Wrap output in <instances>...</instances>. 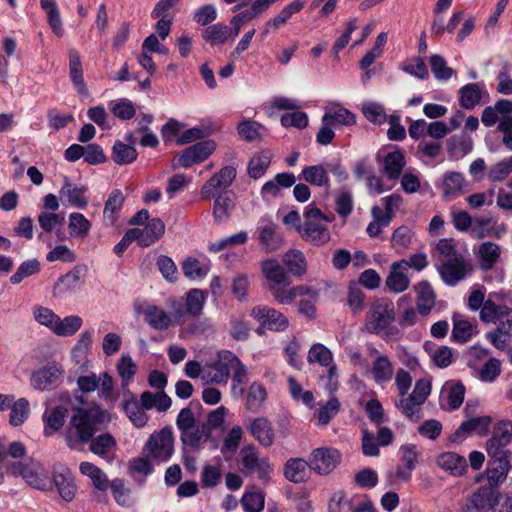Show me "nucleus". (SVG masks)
I'll use <instances>...</instances> for the list:
<instances>
[{"instance_id":"09e8293b","label":"nucleus","mask_w":512,"mask_h":512,"mask_svg":"<svg viewBox=\"0 0 512 512\" xmlns=\"http://www.w3.org/2000/svg\"><path fill=\"white\" fill-rule=\"evenodd\" d=\"M422 405L410 394L399 396V399L395 400L397 409L412 422H418L422 418Z\"/></svg>"},{"instance_id":"338daca9","label":"nucleus","mask_w":512,"mask_h":512,"mask_svg":"<svg viewBox=\"0 0 512 512\" xmlns=\"http://www.w3.org/2000/svg\"><path fill=\"white\" fill-rule=\"evenodd\" d=\"M112 114L121 120H130L136 115V108L132 101L120 98L109 102Z\"/></svg>"},{"instance_id":"dca6fc26","label":"nucleus","mask_w":512,"mask_h":512,"mask_svg":"<svg viewBox=\"0 0 512 512\" xmlns=\"http://www.w3.org/2000/svg\"><path fill=\"white\" fill-rule=\"evenodd\" d=\"M82 284V269L74 267L56 280L52 288V296L57 300H66L77 293Z\"/></svg>"},{"instance_id":"b1692460","label":"nucleus","mask_w":512,"mask_h":512,"mask_svg":"<svg viewBox=\"0 0 512 512\" xmlns=\"http://www.w3.org/2000/svg\"><path fill=\"white\" fill-rule=\"evenodd\" d=\"M465 387L462 383L446 382L440 394V405L446 411L457 410L463 403Z\"/></svg>"},{"instance_id":"2eb2a0df","label":"nucleus","mask_w":512,"mask_h":512,"mask_svg":"<svg viewBox=\"0 0 512 512\" xmlns=\"http://www.w3.org/2000/svg\"><path fill=\"white\" fill-rule=\"evenodd\" d=\"M251 316L270 331L281 332L288 328V318L273 307L258 305L251 310Z\"/></svg>"},{"instance_id":"c03bdc74","label":"nucleus","mask_w":512,"mask_h":512,"mask_svg":"<svg viewBox=\"0 0 512 512\" xmlns=\"http://www.w3.org/2000/svg\"><path fill=\"white\" fill-rule=\"evenodd\" d=\"M511 455H497L489 457L486 468L487 480H504L512 468Z\"/></svg>"},{"instance_id":"6e6d98bb","label":"nucleus","mask_w":512,"mask_h":512,"mask_svg":"<svg viewBox=\"0 0 512 512\" xmlns=\"http://www.w3.org/2000/svg\"><path fill=\"white\" fill-rule=\"evenodd\" d=\"M203 39L212 46L224 44L232 37L231 30L223 23L207 26L202 32Z\"/></svg>"},{"instance_id":"1a4fd4ad","label":"nucleus","mask_w":512,"mask_h":512,"mask_svg":"<svg viewBox=\"0 0 512 512\" xmlns=\"http://www.w3.org/2000/svg\"><path fill=\"white\" fill-rule=\"evenodd\" d=\"M307 361L310 364L317 363L327 368L325 388L330 393H334L338 389L339 383L337 365L334 362V356L331 350L322 343H314L308 351Z\"/></svg>"},{"instance_id":"a19ab883","label":"nucleus","mask_w":512,"mask_h":512,"mask_svg":"<svg viewBox=\"0 0 512 512\" xmlns=\"http://www.w3.org/2000/svg\"><path fill=\"white\" fill-rule=\"evenodd\" d=\"M414 289L417 293V310L422 316H427L435 305V293L427 281L419 282Z\"/></svg>"},{"instance_id":"58836bf2","label":"nucleus","mask_w":512,"mask_h":512,"mask_svg":"<svg viewBox=\"0 0 512 512\" xmlns=\"http://www.w3.org/2000/svg\"><path fill=\"white\" fill-rule=\"evenodd\" d=\"M491 423V417L486 415L470 418L459 426V428L455 431L454 436L456 438L469 434L484 436L488 433Z\"/></svg>"},{"instance_id":"79ce46f5","label":"nucleus","mask_w":512,"mask_h":512,"mask_svg":"<svg viewBox=\"0 0 512 512\" xmlns=\"http://www.w3.org/2000/svg\"><path fill=\"white\" fill-rule=\"evenodd\" d=\"M452 320V340L460 344L468 342L474 334L476 321H469L461 314H454Z\"/></svg>"},{"instance_id":"a878e982","label":"nucleus","mask_w":512,"mask_h":512,"mask_svg":"<svg viewBox=\"0 0 512 512\" xmlns=\"http://www.w3.org/2000/svg\"><path fill=\"white\" fill-rule=\"evenodd\" d=\"M248 430L253 438L264 448L272 446L275 439V432L271 421L266 417L254 418Z\"/></svg>"},{"instance_id":"13d9d810","label":"nucleus","mask_w":512,"mask_h":512,"mask_svg":"<svg viewBox=\"0 0 512 512\" xmlns=\"http://www.w3.org/2000/svg\"><path fill=\"white\" fill-rule=\"evenodd\" d=\"M93 342V332L90 330L83 331L76 344L71 349V357L76 364H81L86 360Z\"/></svg>"},{"instance_id":"c756f323","label":"nucleus","mask_w":512,"mask_h":512,"mask_svg":"<svg viewBox=\"0 0 512 512\" xmlns=\"http://www.w3.org/2000/svg\"><path fill=\"white\" fill-rule=\"evenodd\" d=\"M125 197L120 189H114L108 195L103 209V224L110 227L116 224L118 215L123 208Z\"/></svg>"},{"instance_id":"4be33fe9","label":"nucleus","mask_w":512,"mask_h":512,"mask_svg":"<svg viewBox=\"0 0 512 512\" xmlns=\"http://www.w3.org/2000/svg\"><path fill=\"white\" fill-rule=\"evenodd\" d=\"M505 232L506 226L498 224L493 218L475 217L469 234L475 239H483L486 237L500 238Z\"/></svg>"},{"instance_id":"a211bd4d","label":"nucleus","mask_w":512,"mask_h":512,"mask_svg":"<svg viewBox=\"0 0 512 512\" xmlns=\"http://www.w3.org/2000/svg\"><path fill=\"white\" fill-rule=\"evenodd\" d=\"M341 455L333 448H317L310 457L309 466L319 475H327L336 468L340 462Z\"/></svg>"},{"instance_id":"f03ea898","label":"nucleus","mask_w":512,"mask_h":512,"mask_svg":"<svg viewBox=\"0 0 512 512\" xmlns=\"http://www.w3.org/2000/svg\"><path fill=\"white\" fill-rule=\"evenodd\" d=\"M394 320L393 302L388 298H378L370 304L362 330L378 335L386 342L398 341L403 337V333L392 325Z\"/></svg>"},{"instance_id":"e2e57ef3","label":"nucleus","mask_w":512,"mask_h":512,"mask_svg":"<svg viewBox=\"0 0 512 512\" xmlns=\"http://www.w3.org/2000/svg\"><path fill=\"white\" fill-rule=\"evenodd\" d=\"M138 153L134 146L116 141L112 148V159L118 165H127L137 159Z\"/></svg>"},{"instance_id":"39448f33","label":"nucleus","mask_w":512,"mask_h":512,"mask_svg":"<svg viewBox=\"0 0 512 512\" xmlns=\"http://www.w3.org/2000/svg\"><path fill=\"white\" fill-rule=\"evenodd\" d=\"M304 218L303 225L298 228L303 239L315 245H323L330 240L326 223L331 222L332 217L323 214L319 208L310 204L305 208Z\"/></svg>"},{"instance_id":"de8ad7c7","label":"nucleus","mask_w":512,"mask_h":512,"mask_svg":"<svg viewBox=\"0 0 512 512\" xmlns=\"http://www.w3.org/2000/svg\"><path fill=\"white\" fill-rule=\"evenodd\" d=\"M272 157L270 150H262L256 153L248 163L247 172L249 177L256 180L264 176L271 164Z\"/></svg>"},{"instance_id":"052dcab7","label":"nucleus","mask_w":512,"mask_h":512,"mask_svg":"<svg viewBox=\"0 0 512 512\" xmlns=\"http://www.w3.org/2000/svg\"><path fill=\"white\" fill-rule=\"evenodd\" d=\"M500 295V293H491L488 299L485 300V292L481 289H474L468 296L467 306L471 311H480V319L482 320V313L488 302L498 303Z\"/></svg>"},{"instance_id":"f3484780","label":"nucleus","mask_w":512,"mask_h":512,"mask_svg":"<svg viewBox=\"0 0 512 512\" xmlns=\"http://www.w3.org/2000/svg\"><path fill=\"white\" fill-rule=\"evenodd\" d=\"M112 490L115 501L121 506H130L134 501L132 489L125 482H93V493L98 501H106V491Z\"/></svg>"},{"instance_id":"a18cd8bd","label":"nucleus","mask_w":512,"mask_h":512,"mask_svg":"<svg viewBox=\"0 0 512 512\" xmlns=\"http://www.w3.org/2000/svg\"><path fill=\"white\" fill-rule=\"evenodd\" d=\"M67 413L68 410L63 406H56L50 410L47 409L43 414L44 434L51 436L59 431L65 423Z\"/></svg>"},{"instance_id":"7c9ffc66","label":"nucleus","mask_w":512,"mask_h":512,"mask_svg":"<svg viewBox=\"0 0 512 512\" xmlns=\"http://www.w3.org/2000/svg\"><path fill=\"white\" fill-rule=\"evenodd\" d=\"M87 188L82 185L72 183L69 178L65 177L64 183L59 191L60 197L65 198L71 206L84 209L88 205L86 196Z\"/></svg>"},{"instance_id":"aec40b11","label":"nucleus","mask_w":512,"mask_h":512,"mask_svg":"<svg viewBox=\"0 0 512 512\" xmlns=\"http://www.w3.org/2000/svg\"><path fill=\"white\" fill-rule=\"evenodd\" d=\"M377 159L381 163V172L388 180L396 181L404 172L406 159L404 153L399 149L388 152L382 159L378 153Z\"/></svg>"},{"instance_id":"2f4dec72","label":"nucleus","mask_w":512,"mask_h":512,"mask_svg":"<svg viewBox=\"0 0 512 512\" xmlns=\"http://www.w3.org/2000/svg\"><path fill=\"white\" fill-rule=\"evenodd\" d=\"M322 117L324 121H328L333 126H352L356 124V115L336 102L330 103L325 107Z\"/></svg>"},{"instance_id":"f8f14e48","label":"nucleus","mask_w":512,"mask_h":512,"mask_svg":"<svg viewBox=\"0 0 512 512\" xmlns=\"http://www.w3.org/2000/svg\"><path fill=\"white\" fill-rule=\"evenodd\" d=\"M237 175L236 168L224 166L207 180L201 187L200 196L202 199L211 200L221 193H229L227 190L232 185Z\"/></svg>"},{"instance_id":"412c9836","label":"nucleus","mask_w":512,"mask_h":512,"mask_svg":"<svg viewBox=\"0 0 512 512\" xmlns=\"http://www.w3.org/2000/svg\"><path fill=\"white\" fill-rule=\"evenodd\" d=\"M63 370L57 365H47L31 375V386L39 391H44L60 382Z\"/></svg>"},{"instance_id":"6e6552de","label":"nucleus","mask_w":512,"mask_h":512,"mask_svg":"<svg viewBox=\"0 0 512 512\" xmlns=\"http://www.w3.org/2000/svg\"><path fill=\"white\" fill-rule=\"evenodd\" d=\"M145 455L157 462L168 461L174 452V435L171 427L153 433L145 443Z\"/></svg>"},{"instance_id":"680f3d73","label":"nucleus","mask_w":512,"mask_h":512,"mask_svg":"<svg viewBox=\"0 0 512 512\" xmlns=\"http://www.w3.org/2000/svg\"><path fill=\"white\" fill-rule=\"evenodd\" d=\"M40 5L47 14L49 26L54 34L58 37L63 36L64 30L56 1L40 0Z\"/></svg>"},{"instance_id":"0e129e2a","label":"nucleus","mask_w":512,"mask_h":512,"mask_svg":"<svg viewBox=\"0 0 512 512\" xmlns=\"http://www.w3.org/2000/svg\"><path fill=\"white\" fill-rule=\"evenodd\" d=\"M401 453L402 466L398 468L397 477L405 480L411 476L410 473L415 468V463L417 461L416 447L413 445L403 446L401 447Z\"/></svg>"},{"instance_id":"69168bd1","label":"nucleus","mask_w":512,"mask_h":512,"mask_svg":"<svg viewBox=\"0 0 512 512\" xmlns=\"http://www.w3.org/2000/svg\"><path fill=\"white\" fill-rule=\"evenodd\" d=\"M331 396L329 400L325 403H320V409L317 415V425L326 426L340 411V402L333 395L334 393H330Z\"/></svg>"},{"instance_id":"9d476101","label":"nucleus","mask_w":512,"mask_h":512,"mask_svg":"<svg viewBox=\"0 0 512 512\" xmlns=\"http://www.w3.org/2000/svg\"><path fill=\"white\" fill-rule=\"evenodd\" d=\"M512 442V421L500 420L493 427L491 437L486 441V452L488 457H496L497 455H511L508 450L509 444Z\"/></svg>"},{"instance_id":"3c124183","label":"nucleus","mask_w":512,"mask_h":512,"mask_svg":"<svg viewBox=\"0 0 512 512\" xmlns=\"http://www.w3.org/2000/svg\"><path fill=\"white\" fill-rule=\"evenodd\" d=\"M212 199H214L212 210L214 221L218 224H222L230 218L231 211L234 207L233 200L229 193H221L214 196Z\"/></svg>"},{"instance_id":"393cba45","label":"nucleus","mask_w":512,"mask_h":512,"mask_svg":"<svg viewBox=\"0 0 512 512\" xmlns=\"http://www.w3.org/2000/svg\"><path fill=\"white\" fill-rule=\"evenodd\" d=\"M474 254L477 258L479 268L484 271H490L499 261L501 256V247L490 241L481 243L474 248Z\"/></svg>"},{"instance_id":"603ef678","label":"nucleus","mask_w":512,"mask_h":512,"mask_svg":"<svg viewBox=\"0 0 512 512\" xmlns=\"http://www.w3.org/2000/svg\"><path fill=\"white\" fill-rule=\"evenodd\" d=\"M83 325V319L78 315H68L60 318L55 323L52 333L59 337H71L75 335Z\"/></svg>"},{"instance_id":"e433bc0d","label":"nucleus","mask_w":512,"mask_h":512,"mask_svg":"<svg viewBox=\"0 0 512 512\" xmlns=\"http://www.w3.org/2000/svg\"><path fill=\"white\" fill-rule=\"evenodd\" d=\"M206 293L201 289H191L186 293L185 303L183 306L175 307L174 309H181L183 317L189 315L191 317H198L202 314L206 302Z\"/></svg>"},{"instance_id":"6ab92c4d","label":"nucleus","mask_w":512,"mask_h":512,"mask_svg":"<svg viewBox=\"0 0 512 512\" xmlns=\"http://www.w3.org/2000/svg\"><path fill=\"white\" fill-rule=\"evenodd\" d=\"M216 150L214 140H205L198 142L185 149L178 158L182 167L188 168L194 164L203 162Z\"/></svg>"},{"instance_id":"5701e85b","label":"nucleus","mask_w":512,"mask_h":512,"mask_svg":"<svg viewBox=\"0 0 512 512\" xmlns=\"http://www.w3.org/2000/svg\"><path fill=\"white\" fill-rule=\"evenodd\" d=\"M407 273V264L404 259L392 263L385 280L387 288L394 293L407 290L410 285V278Z\"/></svg>"},{"instance_id":"8fccbe9b","label":"nucleus","mask_w":512,"mask_h":512,"mask_svg":"<svg viewBox=\"0 0 512 512\" xmlns=\"http://www.w3.org/2000/svg\"><path fill=\"white\" fill-rule=\"evenodd\" d=\"M301 177L309 184L316 187L330 188L328 170L322 165H310L303 168Z\"/></svg>"},{"instance_id":"ea45409f","label":"nucleus","mask_w":512,"mask_h":512,"mask_svg":"<svg viewBox=\"0 0 512 512\" xmlns=\"http://www.w3.org/2000/svg\"><path fill=\"white\" fill-rule=\"evenodd\" d=\"M261 271L267 282V288L275 284H281L289 279L286 269L276 259L262 261Z\"/></svg>"},{"instance_id":"f704fd0d","label":"nucleus","mask_w":512,"mask_h":512,"mask_svg":"<svg viewBox=\"0 0 512 512\" xmlns=\"http://www.w3.org/2000/svg\"><path fill=\"white\" fill-rule=\"evenodd\" d=\"M124 397L125 399L122 404L124 412L135 427H144L148 421L145 409L140 405L130 391L125 392Z\"/></svg>"},{"instance_id":"864d4df0","label":"nucleus","mask_w":512,"mask_h":512,"mask_svg":"<svg viewBox=\"0 0 512 512\" xmlns=\"http://www.w3.org/2000/svg\"><path fill=\"white\" fill-rule=\"evenodd\" d=\"M283 264L288 274L301 277L306 273L307 264L304 254L299 250H290L283 255Z\"/></svg>"},{"instance_id":"ddd939ff","label":"nucleus","mask_w":512,"mask_h":512,"mask_svg":"<svg viewBox=\"0 0 512 512\" xmlns=\"http://www.w3.org/2000/svg\"><path fill=\"white\" fill-rule=\"evenodd\" d=\"M231 351L222 350L218 352L217 360L210 364H205L203 372V383L205 384H226L230 377Z\"/></svg>"},{"instance_id":"423d86ee","label":"nucleus","mask_w":512,"mask_h":512,"mask_svg":"<svg viewBox=\"0 0 512 512\" xmlns=\"http://www.w3.org/2000/svg\"><path fill=\"white\" fill-rule=\"evenodd\" d=\"M176 425L181 435V441L184 445L191 448L199 447L205 443L211 434V430L206 423H197L193 412L189 408H183L176 419Z\"/></svg>"},{"instance_id":"774afa93","label":"nucleus","mask_w":512,"mask_h":512,"mask_svg":"<svg viewBox=\"0 0 512 512\" xmlns=\"http://www.w3.org/2000/svg\"><path fill=\"white\" fill-rule=\"evenodd\" d=\"M510 174H512V156H508L491 165L487 176L492 182H502L507 179Z\"/></svg>"},{"instance_id":"0eeeda50","label":"nucleus","mask_w":512,"mask_h":512,"mask_svg":"<svg viewBox=\"0 0 512 512\" xmlns=\"http://www.w3.org/2000/svg\"><path fill=\"white\" fill-rule=\"evenodd\" d=\"M237 467L245 476H256L259 479L270 478L273 466L268 457L260 456L257 448L248 444L241 448L237 459Z\"/></svg>"},{"instance_id":"cd10ccee","label":"nucleus","mask_w":512,"mask_h":512,"mask_svg":"<svg viewBox=\"0 0 512 512\" xmlns=\"http://www.w3.org/2000/svg\"><path fill=\"white\" fill-rule=\"evenodd\" d=\"M137 234V243L141 247H149L156 243L165 232V224L160 218L150 219L144 228H132Z\"/></svg>"},{"instance_id":"bf43d9fd","label":"nucleus","mask_w":512,"mask_h":512,"mask_svg":"<svg viewBox=\"0 0 512 512\" xmlns=\"http://www.w3.org/2000/svg\"><path fill=\"white\" fill-rule=\"evenodd\" d=\"M305 3V0H293L284 6L273 18L269 19V25L274 26V29L283 27L294 14L303 9Z\"/></svg>"},{"instance_id":"c9c22d12","label":"nucleus","mask_w":512,"mask_h":512,"mask_svg":"<svg viewBox=\"0 0 512 512\" xmlns=\"http://www.w3.org/2000/svg\"><path fill=\"white\" fill-rule=\"evenodd\" d=\"M8 476L25 480L43 477L44 469L42 465L35 460L25 462H15L7 467Z\"/></svg>"},{"instance_id":"bb28decb","label":"nucleus","mask_w":512,"mask_h":512,"mask_svg":"<svg viewBox=\"0 0 512 512\" xmlns=\"http://www.w3.org/2000/svg\"><path fill=\"white\" fill-rule=\"evenodd\" d=\"M275 223L267 218L262 217L259 221V241L268 252L278 250L282 246V237L276 232Z\"/></svg>"},{"instance_id":"4d7b16f0","label":"nucleus","mask_w":512,"mask_h":512,"mask_svg":"<svg viewBox=\"0 0 512 512\" xmlns=\"http://www.w3.org/2000/svg\"><path fill=\"white\" fill-rule=\"evenodd\" d=\"M273 299L280 305H290L296 299L295 286L288 280L267 288Z\"/></svg>"},{"instance_id":"c85d7f7f","label":"nucleus","mask_w":512,"mask_h":512,"mask_svg":"<svg viewBox=\"0 0 512 512\" xmlns=\"http://www.w3.org/2000/svg\"><path fill=\"white\" fill-rule=\"evenodd\" d=\"M372 352L377 354L376 358L372 362L370 369L373 380L377 384L390 382L394 376V367L392 361L387 355L378 354V350L376 348H372Z\"/></svg>"},{"instance_id":"37998d69","label":"nucleus","mask_w":512,"mask_h":512,"mask_svg":"<svg viewBox=\"0 0 512 512\" xmlns=\"http://www.w3.org/2000/svg\"><path fill=\"white\" fill-rule=\"evenodd\" d=\"M465 179L460 172H448L444 174L441 189L445 199H453L460 196L465 189Z\"/></svg>"},{"instance_id":"49530a36","label":"nucleus","mask_w":512,"mask_h":512,"mask_svg":"<svg viewBox=\"0 0 512 512\" xmlns=\"http://www.w3.org/2000/svg\"><path fill=\"white\" fill-rule=\"evenodd\" d=\"M228 357L231 358V367H230V373L232 372L231 391H232L233 395L241 396L244 393V389L242 388V386L247 381L248 369L234 353H232V355H228Z\"/></svg>"},{"instance_id":"473e14b6","label":"nucleus","mask_w":512,"mask_h":512,"mask_svg":"<svg viewBox=\"0 0 512 512\" xmlns=\"http://www.w3.org/2000/svg\"><path fill=\"white\" fill-rule=\"evenodd\" d=\"M436 464L453 477L462 476L467 468V460L455 452L441 453L436 458Z\"/></svg>"},{"instance_id":"4c0bfd02","label":"nucleus","mask_w":512,"mask_h":512,"mask_svg":"<svg viewBox=\"0 0 512 512\" xmlns=\"http://www.w3.org/2000/svg\"><path fill=\"white\" fill-rule=\"evenodd\" d=\"M69 76L77 92L81 95H88V89L83 78L81 58L74 48L69 49Z\"/></svg>"},{"instance_id":"7ed1b4c3","label":"nucleus","mask_w":512,"mask_h":512,"mask_svg":"<svg viewBox=\"0 0 512 512\" xmlns=\"http://www.w3.org/2000/svg\"><path fill=\"white\" fill-rule=\"evenodd\" d=\"M482 322L497 324L486 334V339L499 350H504L512 340V308L506 304L488 302L482 313Z\"/></svg>"},{"instance_id":"4468645a","label":"nucleus","mask_w":512,"mask_h":512,"mask_svg":"<svg viewBox=\"0 0 512 512\" xmlns=\"http://www.w3.org/2000/svg\"><path fill=\"white\" fill-rule=\"evenodd\" d=\"M442 280L450 286L456 285L464 280L472 271L471 264L465 260L464 256L445 259L438 268Z\"/></svg>"},{"instance_id":"f257e3e1","label":"nucleus","mask_w":512,"mask_h":512,"mask_svg":"<svg viewBox=\"0 0 512 512\" xmlns=\"http://www.w3.org/2000/svg\"><path fill=\"white\" fill-rule=\"evenodd\" d=\"M111 420L110 413L98 406L90 409L76 408L66 429V441L70 448L91 442L90 450L107 461L114 459L116 441L109 433L92 438L96 430Z\"/></svg>"},{"instance_id":"9b49d317","label":"nucleus","mask_w":512,"mask_h":512,"mask_svg":"<svg viewBox=\"0 0 512 512\" xmlns=\"http://www.w3.org/2000/svg\"><path fill=\"white\" fill-rule=\"evenodd\" d=\"M499 482H488L487 485L480 487L466 501L463 512H480L486 509H492L498 504Z\"/></svg>"},{"instance_id":"5fc2aeb1","label":"nucleus","mask_w":512,"mask_h":512,"mask_svg":"<svg viewBox=\"0 0 512 512\" xmlns=\"http://www.w3.org/2000/svg\"><path fill=\"white\" fill-rule=\"evenodd\" d=\"M92 224L79 212H72L68 217V230L73 238L84 239L89 235Z\"/></svg>"},{"instance_id":"72a5a7b5","label":"nucleus","mask_w":512,"mask_h":512,"mask_svg":"<svg viewBox=\"0 0 512 512\" xmlns=\"http://www.w3.org/2000/svg\"><path fill=\"white\" fill-rule=\"evenodd\" d=\"M488 93L479 83H469L459 90V103L461 107L471 110L482 102L483 97Z\"/></svg>"},{"instance_id":"20e7f679","label":"nucleus","mask_w":512,"mask_h":512,"mask_svg":"<svg viewBox=\"0 0 512 512\" xmlns=\"http://www.w3.org/2000/svg\"><path fill=\"white\" fill-rule=\"evenodd\" d=\"M134 312L143 315L144 321L153 329L164 331L172 325L183 324V311L174 309L173 314L168 313L161 307L137 299L133 303Z\"/></svg>"}]
</instances>
